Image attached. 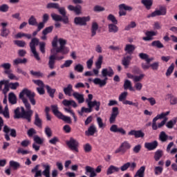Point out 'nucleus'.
Here are the masks:
<instances>
[{
    "instance_id": "35",
    "label": "nucleus",
    "mask_w": 177,
    "mask_h": 177,
    "mask_svg": "<svg viewBox=\"0 0 177 177\" xmlns=\"http://www.w3.org/2000/svg\"><path fill=\"white\" fill-rule=\"evenodd\" d=\"M51 109L54 115H55V117H57V118H59L62 115V113L59 111V107L57 106V105H51Z\"/></svg>"
},
{
    "instance_id": "32",
    "label": "nucleus",
    "mask_w": 177,
    "mask_h": 177,
    "mask_svg": "<svg viewBox=\"0 0 177 177\" xmlns=\"http://www.w3.org/2000/svg\"><path fill=\"white\" fill-rule=\"evenodd\" d=\"M108 31L109 32L115 34L118 32V26H117L115 24H110L108 25Z\"/></svg>"
},
{
    "instance_id": "59",
    "label": "nucleus",
    "mask_w": 177,
    "mask_h": 177,
    "mask_svg": "<svg viewBox=\"0 0 177 177\" xmlns=\"http://www.w3.org/2000/svg\"><path fill=\"white\" fill-rule=\"evenodd\" d=\"M145 78V74H140V75H135L133 79V83L136 84L137 82H140L142 81V79Z\"/></svg>"
},
{
    "instance_id": "1",
    "label": "nucleus",
    "mask_w": 177,
    "mask_h": 177,
    "mask_svg": "<svg viewBox=\"0 0 177 177\" xmlns=\"http://www.w3.org/2000/svg\"><path fill=\"white\" fill-rule=\"evenodd\" d=\"M25 96L28 98L32 106H35L37 103L35 98V93L28 90V88H24L19 93V97L21 99V100H22L27 111H26L23 106H21V108L17 107L14 111V118L15 120L23 118V120H26L28 122H31V118L32 117V114H34V111L31 110V104H30L28 100L26 98Z\"/></svg>"
},
{
    "instance_id": "54",
    "label": "nucleus",
    "mask_w": 177,
    "mask_h": 177,
    "mask_svg": "<svg viewBox=\"0 0 177 177\" xmlns=\"http://www.w3.org/2000/svg\"><path fill=\"white\" fill-rule=\"evenodd\" d=\"M4 74H6L10 80H17V77L12 73V71H4Z\"/></svg>"
},
{
    "instance_id": "3",
    "label": "nucleus",
    "mask_w": 177,
    "mask_h": 177,
    "mask_svg": "<svg viewBox=\"0 0 177 177\" xmlns=\"http://www.w3.org/2000/svg\"><path fill=\"white\" fill-rule=\"evenodd\" d=\"M170 111H168L165 113H162L157 115L152 120V129L157 131L158 128H162L165 124L168 121L167 115H169Z\"/></svg>"
},
{
    "instance_id": "61",
    "label": "nucleus",
    "mask_w": 177,
    "mask_h": 177,
    "mask_svg": "<svg viewBox=\"0 0 177 177\" xmlns=\"http://www.w3.org/2000/svg\"><path fill=\"white\" fill-rule=\"evenodd\" d=\"M107 19L111 21V23H113V24H118V21H117V19H115V17L113 14L109 15Z\"/></svg>"
},
{
    "instance_id": "64",
    "label": "nucleus",
    "mask_w": 177,
    "mask_h": 177,
    "mask_svg": "<svg viewBox=\"0 0 177 177\" xmlns=\"http://www.w3.org/2000/svg\"><path fill=\"white\" fill-rule=\"evenodd\" d=\"M10 34V31L8 28H2L1 32V36L6 38L8 35Z\"/></svg>"
},
{
    "instance_id": "37",
    "label": "nucleus",
    "mask_w": 177,
    "mask_h": 177,
    "mask_svg": "<svg viewBox=\"0 0 177 177\" xmlns=\"http://www.w3.org/2000/svg\"><path fill=\"white\" fill-rule=\"evenodd\" d=\"M23 37H26V38L28 39H31V34H27L24 32H18L14 36V38H15V39H19L20 38H23Z\"/></svg>"
},
{
    "instance_id": "7",
    "label": "nucleus",
    "mask_w": 177,
    "mask_h": 177,
    "mask_svg": "<svg viewBox=\"0 0 177 177\" xmlns=\"http://www.w3.org/2000/svg\"><path fill=\"white\" fill-rule=\"evenodd\" d=\"M86 175L90 174V177H95L97 174H100L102 172V165H99L95 170V169L91 166H86L85 167Z\"/></svg>"
},
{
    "instance_id": "28",
    "label": "nucleus",
    "mask_w": 177,
    "mask_h": 177,
    "mask_svg": "<svg viewBox=\"0 0 177 177\" xmlns=\"http://www.w3.org/2000/svg\"><path fill=\"white\" fill-rule=\"evenodd\" d=\"M97 30H99V24L97 22H93L91 24V37H95L96 35V32H97Z\"/></svg>"
},
{
    "instance_id": "17",
    "label": "nucleus",
    "mask_w": 177,
    "mask_h": 177,
    "mask_svg": "<svg viewBox=\"0 0 177 177\" xmlns=\"http://www.w3.org/2000/svg\"><path fill=\"white\" fill-rule=\"evenodd\" d=\"M111 132H113L115 133H117L118 132L119 133H121L122 135H127V131L122 128H118V126L117 124H113L110 127Z\"/></svg>"
},
{
    "instance_id": "49",
    "label": "nucleus",
    "mask_w": 177,
    "mask_h": 177,
    "mask_svg": "<svg viewBox=\"0 0 177 177\" xmlns=\"http://www.w3.org/2000/svg\"><path fill=\"white\" fill-rule=\"evenodd\" d=\"M58 118H59V120H62V121H64V122H66L67 124H71V118L66 116L63 115V113L61 114Z\"/></svg>"
},
{
    "instance_id": "19",
    "label": "nucleus",
    "mask_w": 177,
    "mask_h": 177,
    "mask_svg": "<svg viewBox=\"0 0 177 177\" xmlns=\"http://www.w3.org/2000/svg\"><path fill=\"white\" fill-rule=\"evenodd\" d=\"M97 132V129L95 124H91V126L88 128V130L85 131L86 136H93L95 133Z\"/></svg>"
},
{
    "instance_id": "47",
    "label": "nucleus",
    "mask_w": 177,
    "mask_h": 177,
    "mask_svg": "<svg viewBox=\"0 0 177 177\" xmlns=\"http://www.w3.org/2000/svg\"><path fill=\"white\" fill-rule=\"evenodd\" d=\"M12 67V65L10 63H3L0 65L1 68H3L4 71H11L10 68Z\"/></svg>"
},
{
    "instance_id": "14",
    "label": "nucleus",
    "mask_w": 177,
    "mask_h": 177,
    "mask_svg": "<svg viewBox=\"0 0 177 177\" xmlns=\"http://www.w3.org/2000/svg\"><path fill=\"white\" fill-rule=\"evenodd\" d=\"M57 10H58L59 15H62L63 17L64 24H68L69 23L68 17H67V12H66V8L64 7L60 8V6H59Z\"/></svg>"
},
{
    "instance_id": "57",
    "label": "nucleus",
    "mask_w": 177,
    "mask_h": 177,
    "mask_svg": "<svg viewBox=\"0 0 177 177\" xmlns=\"http://www.w3.org/2000/svg\"><path fill=\"white\" fill-rule=\"evenodd\" d=\"M119 9H123L124 10L131 12L133 8L131 6H127L125 3H122L119 5Z\"/></svg>"
},
{
    "instance_id": "43",
    "label": "nucleus",
    "mask_w": 177,
    "mask_h": 177,
    "mask_svg": "<svg viewBox=\"0 0 177 177\" xmlns=\"http://www.w3.org/2000/svg\"><path fill=\"white\" fill-rule=\"evenodd\" d=\"M151 46H153L154 48H158V49H161L164 48V44H162V43H161L160 40H156L151 43Z\"/></svg>"
},
{
    "instance_id": "10",
    "label": "nucleus",
    "mask_w": 177,
    "mask_h": 177,
    "mask_svg": "<svg viewBox=\"0 0 177 177\" xmlns=\"http://www.w3.org/2000/svg\"><path fill=\"white\" fill-rule=\"evenodd\" d=\"M90 20V17H76L74 19V23L76 26H86V22Z\"/></svg>"
},
{
    "instance_id": "11",
    "label": "nucleus",
    "mask_w": 177,
    "mask_h": 177,
    "mask_svg": "<svg viewBox=\"0 0 177 177\" xmlns=\"http://www.w3.org/2000/svg\"><path fill=\"white\" fill-rule=\"evenodd\" d=\"M92 99H93V95L92 94H88V99L86 100V103H87V104H93L95 106V109L96 111H99V110H100V102L97 100L92 101Z\"/></svg>"
},
{
    "instance_id": "22",
    "label": "nucleus",
    "mask_w": 177,
    "mask_h": 177,
    "mask_svg": "<svg viewBox=\"0 0 177 177\" xmlns=\"http://www.w3.org/2000/svg\"><path fill=\"white\" fill-rule=\"evenodd\" d=\"M72 96L77 100L78 103H84L85 102V98L84 97V94H81L78 92H73Z\"/></svg>"
},
{
    "instance_id": "23",
    "label": "nucleus",
    "mask_w": 177,
    "mask_h": 177,
    "mask_svg": "<svg viewBox=\"0 0 177 177\" xmlns=\"http://www.w3.org/2000/svg\"><path fill=\"white\" fill-rule=\"evenodd\" d=\"M131 60H132V56L131 55H127V57H123L122 59V64L124 66V68H128L129 67Z\"/></svg>"
},
{
    "instance_id": "50",
    "label": "nucleus",
    "mask_w": 177,
    "mask_h": 177,
    "mask_svg": "<svg viewBox=\"0 0 177 177\" xmlns=\"http://www.w3.org/2000/svg\"><path fill=\"white\" fill-rule=\"evenodd\" d=\"M46 88L47 89V92L50 96V97H55V92H56V89L50 88L49 86H46Z\"/></svg>"
},
{
    "instance_id": "4",
    "label": "nucleus",
    "mask_w": 177,
    "mask_h": 177,
    "mask_svg": "<svg viewBox=\"0 0 177 177\" xmlns=\"http://www.w3.org/2000/svg\"><path fill=\"white\" fill-rule=\"evenodd\" d=\"M102 77H105L104 80H101L100 78L96 77L93 80L95 85H99L100 87L104 86L107 84V75L108 77H112L114 75V71L111 67H109V69L104 68L102 71Z\"/></svg>"
},
{
    "instance_id": "60",
    "label": "nucleus",
    "mask_w": 177,
    "mask_h": 177,
    "mask_svg": "<svg viewBox=\"0 0 177 177\" xmlns=\"http://www.w3.org/2000/svg\"><path fill=\"white\" fill-rule=\"evenodd\" d=\"M33 140H34L35 143H37V145H42V143H44V139L41 138L38 136H35L33 137Z\"/></svg>"
},
{
    "instance_id": "46",
    "label": "nucleus",
    "mask_w": 177,
    "mask_h": 177,
    "mask_svg": "<svg viewBox=\"0 0 177 177\" xmlns=\"http://www.w3.org/2000/svg\"><path fill=\"white\" fill-rule=\"evenodd\" d=\"M128 97V92L124 91L123 93H121V94L119 95L118 100L119 102H125L127 100V97Z\"/></svg>"
},
{
    "instance_id": "53",
    "label": "nucleus",
    "mask_w": 177,
    "mask_h": 177,
    "mask_svg": "<svg viewBox=\"0 0 177 177\" xmlns=\"http://www.w3.org/2000/svg\"><path fill=\"white\" fill-rule=\"evenodd\" d=\"M174 68H175V64L172 63L171 66H169L166 71V77H169L172 73H174Z\"/></svg>"
},
{
    "instance_id": "40",
    "label": "nucleus",
    "mask_w": 177,
    "mask_h": 177,
    "mask_svg": "<svg viewBox=\"0 0 177 177\" xmlns=\"http://www.w3.org/2000/svg\"><path fill=\"white\" fill-rule=\"evenodd\" d=\"M164 156V152L161 149H158L155 152L154 160L155 161H159V160Z\"/></svg>"
},
{
    "instance_id": "20",
    "label": "nucleus",
    "mask_w": 177,
    "mask_h": 177,
    "mask_svg": "<svg viewBox=\"0 0 177 177\" xmlns=\"http://www.w3.org/2000/svg\"><path fill=\"white\" fill-rule=\"evenodd\" d=\"M158 146V142L157 140H155L151 142H146L145 144V149H147V150H155V149H157Z\"/></svg>"
},
{
    "instance_id": "62",
    "label": "nucleus",
    "mask_w": 177,
    "mask_h": 177,
    "mask_svg": "<svg viewBox=\"0 0 177 177\" xmlns=\"http://www.w3.org/2000/svg\"><path fill=\"white\" fill-rule=\"evenodd\" d=\"M74 70H75V71H77V73H83L84 66L81 64H78L74 67Z\"/></svg>"
},
{
    "instance_id": "13",
    "label": "nucleus",
    "mask_w": 177,
    "mask_h": 177,
    "mask_svg": "<svg viewBox=\"0 0 177 177\" xmlns=\"http://www.w3.org/2000/svg\"><path fill=\"white\" fill-rule=\"evenodd\" d=\"M103 63V55H99L97 61L95 62V67L96 68L93 69V72L95 75H97L99 74V70L102 68V64Z\"/></svg>"
},
{
    "instance_id": "27",
    "label": "nucleus",
    "mask_w": 177,
    "mask_h": 177,
    "mask_svg": "<svg viewBox=\"0 0 177 177\" xmlns=\"http://www.w3.org/2000/svg\"><path fill=\"white\" fill-rule=\"evenodd\" d=\"M145 35L147 37L142 38L143 41H151V39H153L152 37L157 35V32L154 31H148L145 33Z\"/></svg>"
},
{
    "instance_id": "51",
    "label": "nucleus",
    "mask_w": 177,
    "mask_h": 177,
    "mask_svg": "<svg viewBox=\"0 0 177 177\" xmlns=\"http://www.w3.org/2000/svg\"><path fill=\"white\" fill-rule=\"evenodd\" d=\"M59 3H48L46 5V8L47 9H59Z\"/></svg>"
},
{
    "instance_id": "38",
    "label": "nucleus",
    "mask_w": 177,
    "mask_h": 177,
    "mask_svg": "<svg viewBox=\"0 0 177 177\" xmlns=\"http://www.w3.org/2000/svg\"><path fill=\"white\" fill-rule=\"evenodd\" d=\"M8 101L11 104H16L17 103V98L14 93H10L8 95Z\"/></svg>"
},
{
    "instance_id": "25",
    "label": "nucleus",
    "mask_w": 177,
    "mask_h": 177,
    "mask_svg": "<svg viewBox=\"0 0 177 177\" xmlns=\"http://www.w3.org/2000/svg\"><path fill=\"white\" fill-rule=\"evenodd\" d=\"M62 104H64V106H65L66 107L72 106L73 107L75 108V107H77V106H78V104H77V102H75V101H74L73 100H64L62 101Z\"/></svg>"
},
{
    "instance_id": "48",
    "label": "nucleus",
    "mask_w": 177,
    "mask_h": 177,
    "mask_svg": "<svg viewBox=\"0 0 177 177\" xmlns=\"http://www.w3.org/2000/svg\"><path fill=\"white\" fill-rule=\"evenodd\" d=\"M51 17L54 21H63V17L55 13H52Z\"/></svg>"
},
{
    "instance_id": "52",
    "label": "nucleus",
    "mask_w": 177,
    "mask_h": 177,
    "mask_svg": "<svg viewBox=\"0 0 177 177\" xmlns=\"http://www.w3.org/2000/svg\"><path fill=\"white\" fill-rule=\"evenodd\" d=\"M176 124V120L174 119L167 122L166 124V127L169 129H172V128H174V126H175Z\"/></svg>"
},
{
    "instance_id": "44",
    "label": "nucleus",
    "mask_w": 177,
    "mask_h": 177,
    "mask_svg": "<svg viewBox=\"0 0 177 177\" xmlns=\"http://www.w3.org/2000/svg\"><path fill=\"white\" fill-rule=\"evenodd\" d=\"M5 118L9 119L10 118V115L9 113V108L8 107V104L6 105L4 110L1 111V113Z\"/></svg>"
},
{
    "instance_id": "30",
    "label": "nucleus",
    "mask_w": 177,
    "mask_h": 177,
    "mask_svg": "<svg viewBox=\"0 0 177 177\" xmlns=\"http://www.w3.org/2000/svg\"><path fill=\"white\" fill-rule=\"evenodd\" d=\"M123 88L125 91H127V89H129V91H131L132 92L135 91V89L132 87V82L129 80H124Z\"/></svg>"
},
{
    "instance_id": "5",
    "label": "nucleus",
    "mask_w": 177,
    "mask_h": 177,
    "mask_svg": "<svg viewBox=\"0 0 177 177\" xmlns=\"http://www.w3.org/2000/svg\"><path fill=\"white\" fill-rule=\"evenodd\" d=\"M38 45H39V39L36 37L32 38L29 44L30 52L32 53L35 59H36L37 62H41V57H39V53L37 52L36 46H38Z\"/></svg>"
},
{
    "instance_id": "56",
    "label": "nucleus",
    "mask_w": 177,
    "mask_h": 177,
    "mask_svg": "<svg viewBox=\"0 0 177 177\" xmlns=\"http://www.w3.org/2000/svg\"><path fill=\"white\" fill-rule=\"evenodd\" d=\"M10 167H11V168H13V169L16 170L18 168H20V163L14 160H11L10 161Z\"/></svg>"
},
{
    "instance_id": "29",
    "label": "nucleus",
    "mask_w": 177,
    "mask_h": 177,
    "mask_svg": "<svg viewBox=\"0 0 177 177\" xmlns=\"http://www.w3.org/2000/svg\"><path fill=\"white\" fill-rule=\"evenodd\" d=\"M35 125L36 127H38V128H42V120L39 118V115H38V113H35Z\"/></svg>"
},
{
    "instance_id": "12",
    "label": "nucleus",
    "mask_w": 177,
    "mask_h": 177,
    "mask_svg": "<svg viewBox=\"0 0 177 177\" xmlns=\"http://www.w3.org/2000/svg\"><path fill=\"white\" fill-rule=\"evenodd\" d=\"M2 91L3 95H7L9 92V80H0V91Z\"/></svg>"
},
{
    "instance_id": "24",
    "label": "nucleus",
    "mask_w": 177,
    "mask_h": 177,
    "mask_svg": "<svg viewBox=\"0 0 177 177\" xmlns=\"http://www.w3.org/2000/svg\"><path fill=\"white\" fill-rule=\"evenodd\" d=\"M139 57L140 59H142V60H145L147 64H150L151 62H153V60H154V57L149 58V55L143 53L139 54Z\"/></svg>"
},
{
    "instance_id": "8",
    "label": "nucleus",
    "mask_w": 177,
    "mask_h": 177,
    "mask_svg": "<svg viewBox=\"0 0 177 177\" xmlns=\"http://www.w3.org/2000/svg\"><path fill=\"white\" fill-rule=\"evenodd\" d=\"M167 15V8L164 6H160L159 10H156L151 14H149L147 17L150 19V17H156V16H165Z\"/></svg>"
},
{
    "instance_id": "15",
    "label": "nucleus",
    "mask_w": 177,
    "mask_h": 177,
    "mask_svg": "<svg viewBox=\"0 0 177 177\" xmlns=\"http://www.w3.org/2000/svg\"><path fill=\"white\" fill-rule=\"evenodd\" d=\"M41 165L44 169L42 175L45 177H50V165L48 163H41Z\"/></svg>"
},
{
    "instance_id": "33",
    "label": "nucleus",
    "mask_w": 177,
    "mask_h": 177,
    "mask_svg": "<svg viewBox=\"0 0 177 177\" xmlns=\"http://www.w3.org/2000/svg\"><path fill=\"white\" fill-rule=\"evenodd\" d=\"M27 63V58H17L13 60L12 64L13 66H19V64H26Z\"/></svg>"
},
{
    "instance_id": "2",
    "label": "nucleus",
    "mask_w": 177,
    "mask_h": 177,
    "mask_svg": "<svg viewBox=\"0 0 177 177\" xmlns=\"http://www.w3.org/2000/svg\"><path fill=\"white\" fill-rule=\"evenodd\" d=\"M66 45H67V40L63 38L58 39L57 36H55L52 41L51 55L48 58V67L50 70L55 68L56 60H63L64 59L63 55H67L70 52V49L66 47Z\"/></svg>"
},
{
    "instance_id": "26",
    "label": "nucleus",
    "mask_w": 177,
    "mask_h": 177,
    "mask_svg": "<svg viewBox=\"0 0 177 177\" xmlns=\"http://www.w3.org/2000/svg\"><path fill=\"white\" fill-rule=\"evenodd\" d=\"M114 172H120V167L110 165L106 170V175H111L112 174H114Z\"/></svg>"
},
{
    "instance_id": "55",
    "label": "nucleus",
    "mask_w": 177,
    "mask_h": 177,
    "mask_svg": "<svg viewBox=\"0 0 177 177\" xmlns=\"http://www.w3.org/2000/svg\"><path fill=\"white\" fill-rule=\"evenodd\" d=\"M46 46V43H45L44 41H40L39 43V50L41 52V53H42L43 55L45 54V48Z\"/></svg>"
},
{
    "instance_id": "21",
    "label": "nucleus",
    "mask_w": 177,
    "mask_h": 177,
    "mask_svg": "<svg viewBox=\"0 0 177 177\" xmlns=\"http://www.w3.org/2000/svg\"><path fill=\"white\" fill-rule=\"evenodd\" d=\"M136 49V46L133 44H126L124 47V51L126 52L127 55H132L133 54V52H135V50Z\"/></svg>"
},
{
    "instance_id": "42",
    "label": "nucleus",
    "mask_w": 177,
    "mask_h": 177,
    "mask_svg": "<svg viewBox=\"0 0 177 177\" xmlns=\"http://www.w3.org/2000/svg\"><path fill=\"white\" fill-rule=\"evenodd\" d=\"M159 140L160 142H165L168 140V135L165 133V131H161L159 134Z\"/></svg>"
},
{
    "instance_id": "58",
    "label": "nucleus",
    "mask_w": 177,
    "mask_h": 177,
    "mask_svg": "<svg viewBox=\"0 0 177 177\" xmlns=\"http://www.w3.org/2000/svg\"><path fill=\"white\" fill-rule=\"evenodd\" d=\"M44 132L47 136V138H52V129L48 126H46L44 129Z\"/></svg>"
},
{
    "instance_id": "31",
    "label": "nucleus",
    "mask_w": 177,
    "mask_h": 177,
    "mask_svg": "<svg viewBox=\"0 0 177 177\" xmlns=\"http://www.w3.org/2000/svg\"><path fill=\"white\" fill-rule=\"evenodd\" d=\"M73 85L68 84L66 87L64 88V93L66 96H73Z\"/></svg>"
},
{
    "instance_id": "34",
    "label": "nucleus",
    "mask_w": 177,
    "mask_h": 177,
    "mask_svg": "<svg viewBox=\"0 0 177 177\" xmlns=\"http://www.w3.org/2000/svg\"><path fill=\"white\" fill-rule=\"evenodd\" d=\"M145 171H146V166H142L140 169L136 171L134 177H145Z\"/></svg>"
},
{
    "instance_id": "36",
    "label": "nucleus",
    "mask_w": 177,
    "mask_h": 177,
    "mask_svg": "<svg viewBox=\"0 0 177 177\" xmlns=\"http://www.w3.org/2000/svg\"><path fill=\"white\" fill-rule=\"evenodd\" d=\"M141 3L145 6L147 10H150L153 6V0H141Z\"/></svg>"
},
{
    "instance_id": "16",
    "label": "nucleus",
    "mask_w": 177,
    "mask_h": 177,
    "mask_svg": "<svg viewBox=\"0 0 177 177\" xmlns=\"http://www.w3.org/2000/svg\"><path fill=\"white\" fill-rule=\"evenodd\" d=\"M118 114H120V111H118V107H113L109 118L110 124H114V122H115V118H117Z\"/></svg>"
},
{
    "instance_id": "39",
    "label": "nucleus",
    "mask_w": 177,
    "mask_h": 177,
    "mask_svg": "<svg viewBox=\"0 0 177 177\" xmlns=\"http://www.w3.org/2000/svg\"><path fill=\"white\" fill-rule=\"evenodd\" d=\"M88 108L82 107V113H92L93 107H96V105L91 104H87Z\"/></svg>"
},
{
    "instance_id": "6",
    "label": "nucleus",
    "mask_w": 177,
    "mask_h": 177,
    "mask_svg": "<svg viewBox=\"0 0 177 177\" xmlns=\"http://www.w3.org/2000/svg\"><path fill=\"white\" fill-rule=\"evenodd\" d=\"M66 145L74 153H78L80 151L78 150V147L80 146V142L77 141V140L71 138L68 141H66Z\"/></svg>"
},
{
    "instance_id": "18",
    "label": "nucleus",
    "mask_w": 177,
    "mask_h": 177,
    "mask_svg": "<svg viewBox=\"0 0 177 177\" xmlns=\"http://www.w3.org/2000/svg\"><path fill=\"white\" fill-rule=\"evenodd\" d=\"M128 135L129 136H135L136 138H145V133H143V131L141 130H131L128 133Z\"/></svg>"
},
{
    "instance_id": "45",
    "label": "nucleus",
    "mask_w": 177,
    "mask_h": 177,
    "mask_svg": "<svg viewBox=\"0 0 177 177\" xmlns=\"http://www.w3.org/2000/svg\"><path fill=\"white\" fill-rule=\"evenodd\" d=\"M167 96L169 99L170 104H171V105L177 104V97H175L172 94H168Z\"/></svg>"
},
{
    "instance_id": "41",
    "label": "nucleus",
    "mask_w": 177,
    "mask_h": 177,
    "mask_svg": "<svg viewBox=\"0 0 177 177\" xmlns=\"http://www.w3.org/2000/svg\"><path fill=\"white\" fill-rule=\"evenodd\" d=\"M28 22L29 26H38V21H37V18H35V16L34 15H31L30 17Z\"/></svg>"
},
{
    "instance_id": "63",
    "label": "nucleus",
    "mask_w": 177,
    "mask_h": 177,
    "mask_svg": "<svg viewBox=\"0 0 177 177\" xmlns=\"http://www.w3.org/2000/svg\"><path fill=\"white\" fill-rule=\"evenodd\" d=\"M9 10V6L8 4H2L0 6V12L3 13H6Z\"/></svg>"
},
{
    "instance_id": "9",
    "label": "nucleus",
    "mask_w": 177,
    "mask_h": 177,
    "mask_svg": "<svg viewBox=\"0 0 177 177\" xmlns=\"http://www.w3.org/2000/svg\"><path fill=\"white\" fill-rule=\"evenodd\" d=\"M129 149H131V144H129V142L127 141H124L120 145L119 148L115 151V154H118V153L125 154V153H127V150H129Z\"/></svg>"
}]
</instances>
